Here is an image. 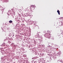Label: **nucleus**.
<instances>
[{
    "mask_svg": "<svg viewBox=\"0 0 63 63\" xmlns=\"http://www.w3.org/2000/svg\"><path fill=\"white\" fill-rule=\"evenodd\" d=\"M57 12L58 14H59V15H60V12L59 11V10H58Z\"/></svg>",
    "mask_w": 63,
    "mask_h": 63,
    "instance_id": "nucleus-1",
    "label": "nucleus"
},
{
    "mask_svg": "<svg viewBox=\"0 0 63 63\" xmlns=\"http://www.w3.org/2000/svg\"><path fill=\"white\" fill-rule=\"evenodd\" d=\"M12 22H13V21H12V20H10L9 21V23H12Z\"/></svg>",
    "mask_w": 63,
    "mask_h": 63,
    "instance_id": "nucleus-2",
    "label": "nucleus"
},
{
    "mask_svg": "<svg viewBox=\"0 0 63 63\" xmlns=\"http://www.w3.org/2000/svg\"><path fill=\"white\" fill-rule=\"evenodd\" d=\"M40 54H41V53H40Z\"/></svg>",
    "mask_w": 63,
    "mask_h": 63,
    "instance_id": "nucleus-3",
    "label": "nucleus"
}]
</instances>
